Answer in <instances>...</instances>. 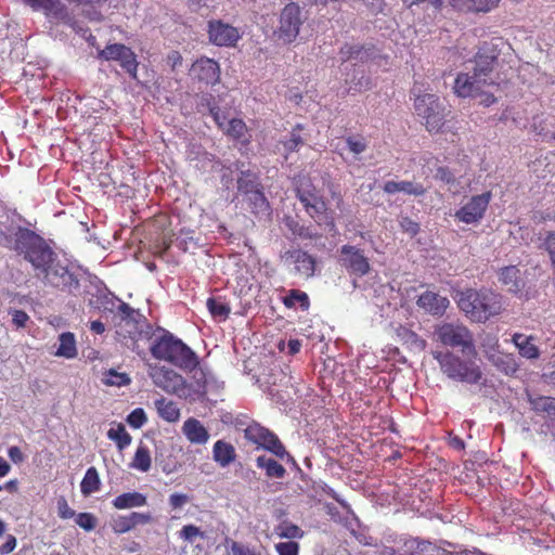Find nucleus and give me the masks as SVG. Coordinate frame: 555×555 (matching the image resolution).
<instances>
[{
  "instance_id": "56",
  "label": "nucleus",
  "mask_w": 555,
  "mask_h": 555,
  "mask_svg": "<svg viewBox=\"0 0 555 555\" xmlns=\"http://www.w3.org/2000/svg\"><path fill=\"white\" fill-rule=\"evenodd\" d=\"M474 0H450V5L460 12H473Z\"/></svg>"
},
{
  "instance_id": "15",
  "label": "nucleus",
  "mask_w": 555,
  "mask_h": 555,
  "mask_svg": "<svg viewBox=\"0 0 555 555\" xmlns=\"http://www.w3.org/2000/svg\"><path fill=\"white\" fill-rule=\"evenodd\" d=\"M99 56L106 61H118L132 78H137L138 62L134 52L122 43L108 44Z\"/></svg>"
},
{
  "instance_id": "2",
  "label": "nucleus",
  "mask_w": 555,
  "mask_h": 555,
  "mask_svg": "<svg viewBox=\"0 0 555 555\" xmlns=\"http://www.w3.org/2000/svg\"><path fill=\"white\" fill-rule=\"evenodd\" d=\"M13 249L28 261L37 276L57 257L48 242L35 231L18 227L14 233Z\"/></svg>"
},
{
  "instance_id": "31",
  "label": "nucleus",
  "mask_w": 555,
  "mask_h": 555,
  "mask_svg": "<svg viewBox=\"0 0 555 555\" xmlns=\"http://www.w3.org/2000/svg\"><path fill=\"white\" fill-rule=\"evenodd\" d=\"M223 388L224 383L216 379L214 376L210 375V396L212 395V392L219 396ZM211 405L212 399L210 398V406ZM210 415L218 417L223 424H230L232 423L233 420L231 412L227 411L223 408L216 409L215 411H212V409L210 408Z\"/></svg>"
},
{
  "instance_id": "47",
  "label": "nucleus",
  "mask_w": 555,
  "mask_h": 555,
  "mask_svg": "<svg viewBox=\"0 0 555 555\" xmlns=\"http://www.w3.org/2000/svg\"><path fill=\"white\" fill-rule=\"evenodd\" d=\"M146 421L147 418L145 412L141 408H137L131 411L127 417L128 424L135 429L141 428L146 423Z\"/></svg>"
},
{
  "instance_id": "19",
  "label": "nucleus",
  "mask_w": 555,
  "mask_h": 555,
  "mask_svg": "<svg viewBox=\"0 0 555 555\" xmlns=\"http://www.w3.org/2000/svg\"><path fill=\"white\" fill-rule=\"evenodd\" d=\"M23 2L33 11L42 12L48 18L56 21H66L68 18L67 7L62 0H23Z\"/></svg>"
},
{
  "instance_id": "55",
  "label": "nucleus",
  "mask_w": 555,
  "mask_h": 555,
  "mask_svg": "<svg viewBox=\"0 0 555 555\" xmlns=\"http://www.w3.org/2000/svg\"><path fill=\"white\" fill-rule=\"evenodd\" d=\"M188 502H190V498L183 493H173L169 496V504L172 509H180Z\"/></svg>"
},
{
  "instance_id": "43",
  "label": "nucleus",
  "mask_w": 555,
  "mask_h": 555,
  "mask_svg": "<svg viewBox=\"0 0 555 555\" xmlns=\"http://www.w3.org/2000/svg\"><path fill=\"white\" fill-rule=\"evenodd\" d=\"M480 347L486 358L489 360L491 354H495L500 351L499 338L493 334H485L481 337Z\"/></svg>"
},
{
  "instance_id": "34",
  "label": "nucleus",
  "mask_w": 555,
  "mask_h": 555,
  "mask_svg": "<svg viewBox=\"0 0 555 555\" xmlns=\"http://www.w3.org/2000/svg\"><path fill=\"white\" fill-rule=\"evenodd\" d=\"M101 481L95 467H89L81 480L80 491L83 495H90L100 490Z\"/></svg>"
},
{
  "instance_id": "44",
  "label": "nucleus",
  "mask_w": 555,
  "mask_h": 555,
  "mask_svg": "<svg viewBox=\"0 0 555 555\" xmlns=\"http://www.w3.org/2000/svg\"><path fill=\"white\" fill-rule=\"evenodd\" d=\"M245 192L248 194V199L254 205V208L257 212H266L268 210V202L264 195L258 190H248L245 189Z\"/></svg>"
},
{
  "instance_id": "24",
  "label": "nucleus",
  "mask_w": 555,
  "mask_h": 555,
  "mask_svg": "<svg viewBox=\"0 0 555 555\" xmlns=\"http://www.w3.org/2000/svg\"><path fill=\"white\" fill-rule=\"evenodd\" d=\"M533 336H526L520 333H515L512 337V341L518 349L519 354L528 360H535L540 356L539 348L533 344Z\"/></svg>"
},
{
  "instance_id": "32",
  "label": "nucleus",
  "mask_w": 555,
  "mask_h": 555,
  "mask_svg": "<svg viewBox=\"0 0 555 555\" xmlns=\"http://www.w3.org/2000/svg\"><path fill=\"white\" fill-rule=\"evenodd\" d=\"M214 459L221 466H227L235 459L234 447L222 440H218L214 446Z\"/></svg>"
},
{
  "instance_id": "60",
  "label": "nucleus",
  "mask_w": 555,
  "mask_h": 555,
  "mask_svg": "<svg viewBox=\"0 0 555 555\" xmlns=\"http://www.w3.org/2000/svg\"><path fill=\"white\" fill-rule=\"evenodd\" d=\"M8 455L10 460L15 464L22 463L25 459L22 450L16 446H12L9 448Z\"/></svg>"
},
{
  "instance_id": "13",
  "label": "nucleus",
  "mask_w": 555,
  "mask_h": 555,
  "mask_svg": "<svg viewBox=\"0 0 555 555\" xmlns=\"http://www.w3.org/2000/svg\"><path fill=\"white\" fill-rule=\"evenodd\" d=\"M302 22L304 17L299 5L295 3L287 4L280 15L279 38L286 43L293 42L299 34Z\"/></svg>"
},
{
  "instance_id": "29",
  "label": "nucleus",
  "mask_w": 555,
  "mask_h": 555,
  "mask_svg": "<svg viewBox=\"0 0 555 555\" xmlns=\"http://www.w3.org/2000/svg\"><path fill=\"white\" fill-rule=\"evenodd\" d=\"M155 408L159 417L168 423H176L180 418V409L177 403L167 400L166 398H160L155 401Z\"/></svg>"
},
{
  "instance_id": "59",
  "label": "nucleus",
  "mask_w": 555,
  "mask_h": 555,
  "mask_svg": "<svg viewBox=\"0 0 555 555\" xmlns=\"http://www.w3.org/2000/svg\"><path fill=\"white\" fill-rule=\"evenodd\" d=\"M400 225L405 232H408L412 235H414L418 232V224L416 222L412 221L408 217H404L401 219Z\"/></svg>"
},
{
  "instance_id": "21",
  "label": "nucleus",
  "mask_w": 555,
  "mask_h": 555,
  "mask_svg": "<svg viewBox=\"0 0 555 555\" xmlns=\"http://www.w3.org/2000/svg\"><path fill=\"white\" fill-rule=\"evenodd\" d=\"M152 520L150 513L132 512L130 515L114 518L111 527L116 534H122L134 529L138 525L150 524Z\"/></svg>"
},
{
  "instance_id": "63",
  "label": "nucleus",
  "mask_w": 555,
  "mask_h": 555,
  "mask_svg": "<svg viewBox=\"0 0 555 555\" xmlns=\"http://www.w3.org/2000/svg\"><path fill=\"white\" fill-rule=\"evenodd\" d=\"M2 489L9 491L10 493H15L18 490V481L17 479H11L4 483Z\"/></svg>"
},
{
  "instance_id": "4",
  "label": "nucleus",
  "mask_w": 555,
  "mask_h": 555,
  "mask_svg": "<svg viewBox=\"0 0 555 555\" xmlns=\"http://www.w3.org/2000/svg\"><path fill=\"white\" fill-rule=\"evenodd\" d=\"M150 349L156 359L166 360L181 369L193 371L198 365L195 353L171 334L155 339Z\"/></svg>"
},
{
  "instance_id": "6",
  "label": "nucleus",
  "mask_w": 555,
  "mask_h": 555,
  "mask_svg": "<svg viewBox=\"0 0 555 555\" xmlns=\"http://www.w3.org/2000/svg\"><path fill=\"white\" fill-rule=\"evenodd\" d=\"M433 357L439 363L440 370L449 378L477 384L481 379V372L473 362L462 360L451 351H433Z\"/></svg>"
},
{
  "instance_id": "45",
  "label": "nucleus",
  "mask_w": 555,
  "mask_h": 555,
  "mask_svg": "<svg viewBox=\"0 0 555 555\" xmlns=\"http://www.w3.org/2000/svg\"><path fill=\"white\" fill-rule=\"evenodd\" d=\"M300 127L297 126L296 129H294L291 132V137L288 140L281 142L283 145V150L285 153H291L299 149V146L304 145V139L301 138L300 133Z\"/></svg>"
},
{
  "instance_id": "27",
  "label": "nucleus",
  "mask_w": 555,
  "mask_h": 555,
  "mask_svg": "<svg viewBox=\"0 0 555 555\" xmlns=\"http://www.w3.org/2000/svg\"><path fill=\"white\" fill-rule=\"evenodd\" d=\"M147 499L140 492H126L117 495L112 504L116 509H127L146 505Z\"/></svg>"
},
{
  "instance_id": "49",
  "label": "nucleus",
  "mask_w": 555,
  "mask_h": 555,
  "mask_svg": "<svg viewBox=\"0 0 555 555\" xmlns=\"http://www.w3.org/2000/svg\"><path fill=\"white\" fill-rule=\"evenodd\" d=\"M230 312V308L228 305L223 302H218L217 300L210 298V315L215 318L225 319Z\"/></svg>"
},
{
  "instance_id": "51",
  "label": "nucleus",
  "mask_w": 555,
  "mask_h": 555,
  "mask_svg": "<svg viewBox=\"0 0 555 555\" xmlns=\"http://www.w3.org/2000/svg\"><path fill=\"white\" fill-rule=\"evenodd\" d=\"M57 515L62 519H69L75 516V511L69 507L67 500L64 496L57 499Z\"/></svg>"
},
{
  "instance_id": "1",
  "label": "nucleus",
  "mask_w": 555,
  "mask_h": 555,
  "mask_svg": "<svg viewBox=\"0 0 555 555\" xmlns=\"http://www.w3.org/2000/svg\"><path fill=\"white\" fill-rule=\"evenodd\" d=\"M495 60L493 51L482 48L475 60L466 65V72L459 74L455 78L453 87L455 94L462 98H480L479 102L485 106L494 103V94L489 88L494 87L491 73Z\"/></svg>"
},
{
  "instance_id": "28",
  "label": "nucleus",
  "mask_w": 555,
  "mask_h": 555,
  "mask_svg": "<svg viewBox=\"0 0 555 555\" xmlns=\"http://www.w3.org/2000/svg\"><path fill=\"white\" fill-rule=\"evenodd\" d=\"M500 281L512 293H518L524 286V282L520 278V271L515 266L503 268L500 272Z\"/></svg>"
},
{
  "instance_id": "48",
  "label": "nucleus",
  "mask_w": 555,
  "mask_h": 555,
  "mask_svg": "<svg viewBox=\"0 0 555 555\" xmlns=\"http://www.w3.org/2000/svg\"><path fill=\"white\" fill-rule=\"evenodd\" d=\"M346 143H347L349 150L354 155H359V154L363 153L367 147L366 141L363 138L348 137L346 140Z\"/></svg>"
},
{
  "instance_id": "30",
  "label": "nucleus",
  "mask_w": 555,
  "mask_h": 555,
  "mask_svg": "<svg viewBox=\"0 0 555 555\" xmlns=\"http://www.w3.org/2000/svg\"><path fill=\"white\" fill-rule=\"evenodd\" d=\"M60 346L55 356L65 359H74L77 357V347L75 335L70 332L62 333L59 337Z\"/></svg>"
},
{
  "instance_id": "17",
  "label": "nucleus",
  "mask_w": 555,
  "mask_h": 555,
  "mask_svg": "<svg viewBox=\"0 0 555 555\" xmlns=\"http://www.w3.org/2000/svg\"><path fill=\"white\" fill-rule=\"evenodd\" d=\"M340 262L351 273L363 276L371 270L369 258L357 246L344 245L340 248Z\"/></svg>"
},
{
  "instance_id": "3",
  "label": "nucleus",
  "mask_w": 555,
  "mask_h": 555,
  "mask_svg": "<svg viewBox=\"0 0 555 555\" xmlns=\"http://www.w3.org/2000/svg\"><path fill=\"white\" fill-rule=\"evenodd\" d=\"M459 307L474 322L485 323L504 310L503 297L488 288H469L459 296Z\"/></svg>"
},
{
  "instance_id": "52",
  "label": "nucleus",
  "mask_w": 555,
  "mask_h": 555,
  "mask_svg": "<svg viewBox=\"0 0 555 555\" xmlns=\"http://www.w3.org/2000/svg\"><path fill=\"white\" fill-rule=\"evenodd\" d=\"M501 0H474V9L473 12H490L493 10Z\"/></svg>"
},
{
  "instance_id": "37",
  "label": "nucleus",
  "mask_w": 555,
  "mask_h": 555,
  "mask_svg": "<svg viewBox=\"0 0 555 555\" xmlns=\"http://www.w3.org/2000/svg\"><path fill=\"white\" fill-rule=\"evenodd\" d=\"M283 304L287 308L300 307L302 310L309 308V297L305 292L299 289H291L283 298Z\"/></svg>"
},
{
  "instance_id": "9",
  "label": "nucleus",
  "mask_w": 555,
  "mask_h": 555,
  "mask_svg": "<svg viewBox=\"0 0 555 555\" xmlns=\"http://www.w3.org/2000/svg\"><path fill=\"white\" fill-rule=\"evenodd\" d=\"M39 278L44 285L70 295H75L80 287L78 276L57 257L40 273Z\"/></svg>"
},
{
  "instance_id": "18",
  "label": "nucleus",
  "mask_w": 555,
  "mask_h": 555,
  "mask_svg": "<svg viewBox=\"0 0 555 555\" xmlns=\"http://www.w3.org/2000/svg\"><path fill=\"white\" fill-rule=\"evenodd\" d=\"M282 258L284 263L292 268L298 276L309 279L314 274L315 259L308 253L300 249L288 250Z\"/></svg>"
},
{
  "instance_id": "20",
  "label": "nucleus",
  "mask_w": 555,
  "mask_h": 555,
  "mask_svg": "<svg viewBox=\"0 0 555 555\" xmlns=\"http://www.w3.org/2000/svg\"><path fill=\"white\" fill-rule=\"evenodd\" d=\"M240 38L237 28L222 22H210V42L220 47H232Z\"/></svg>"
},
{
  "instance_id": "39",
  "label": "nucleus",
  "mask_w": 555,
  "mask_h": 555,
  "mask_svg": "<svg viewBox=\"0 0 555 555\" xmlns=\"http://www.w3.org/2000/svg\"><path fill=\"white\" fill-rule=\"evenodd\" d=\"M339 54L343 63L351 60L364 61L369 57V50L356 44H345Z\"/></svg>"
},
{
  "instance_id": "5",
  "label": "nucleus",
  "mask_w": 555,
  "mask_h": 555,
  "mask_svg": "<svg viewBox=\"0 0 555 555\" xmlns=\"http://www.w3.org/2000/svg\"><path fill=\"white\" fill-rule=\"evenodd\" d=\"M434 337L446 347L459 349L463 356H475L473 333L461 322H442L435 327Z\"/></svg>"
},
{
  "instance_id": "23",
  "label": "nucleus",
  "mask_w": 555,
  "mask_h": 555,
  "mask_svg": "<svg viewBox=\"0 0 555 555\" xmlns=\"http://www.w3.org/2000/svg\"><path fill=\"white\" fill-rule=\"evenodd\" d=\"M182 434L193 444H204L208 440V429L195 417L183 423Z\"/></svg>"
},
{
  "instance_id": "16",
  "label": "nucleus",
  "mask_w": 555,
  "mask_h": 555,
  "mask_svg": "<svg viewBox=\"0 0 555 555\" xmlns=\"http://www.w3.org/2000/svg\"><path fill=\"white\" fill-rule=\"evenodd\" d=\"M490 199V192L475 195L463 207L456 210L454 217L460 222H464L466 224L477 223L482 219Z\"/></svg>"
},
{
  "instance_id": "57",
  "label": "nucleus",
  "mask_w": 555,
  "mask_h": 555,
  "mask_svg": "<svg viewBox=\"0 0 555 555\" xmlns=\"http://www.w3.org/2000/svg\"><path fill=\"white\" fill-rule=\"evenodd\" d=\"M29 320L28 314L23 310H14L12 314V322L16 327H25Z\"/></svg>"
},
{
  "instance_id": "33",
  "label": "nucleus",
  "mask_w": 555,
  "mask_h": 555,
  "mask_svg": "<svg viewBox=\"0 0 555 555\" xmlns=\"http://www.w3.org/2000/svg\"><path fill=\"white\" fill-rule=\"evenodd\" d=\"M258 468L264 469L266 475L270 478H283L286 469L272 457L260 455L256 459Z\"/></svg>"
},
{
  "instance_id": "64",
  "label": "nucleus",
  "mask_w": 555,
  "mask_h": 555,
  "mask_svg": "<svg viewBox=\"0 0 555 555\" xmlns=\"http://www.w3.org/2000/svg\"><path fill=\"white\" fill-rule=\"evenodd\" d=\"M10 470V464L2 456H0V479L5 477Z\"/></svg>"
},
{
  "instance_id": "25",
  "label": "nucleus",
  "mask_w": 555,
  "mask_h": 555,
  "mask_svg": "<svg viewBox=\"0 0 555 555\" xmlns=\"http://www.w3.org/2000/svg\"><path fill=\"white\" fill-rule=\"evenodd\" d=\"M384 191L388 194L402 192L404 194L421 196L425 194L426 189L421 183L412 181H387Z\"/></svg>"
},
{
  "instance_id": "7",
  "label": "nucleus",
  "mask_w": 555,
  "mask_h": 555,
  "mask_svg": "<svg viewBox=\"0 0 555 555\" xmlns=\"http://www.w3.org/2000/svg\"><path fill=\"white\" fill-rule=\"evenodd\" d=\"M412 94L415 96V113L425 120L427 130L430 132L439 131L449 113L443 102L433 93L421 94V90L416 87L413 88Z\"/></svg>"
},
{
  "instance_id": "14",
  "label": "nucleus",
  "mask_w": 555,
  "mask_h": 555,
  "mask_svg": "<svg viewBox=\"0 0 555 555\" xmlns=\"http://www.w3.org/2000/svg\"><path fill=\"white\" fill-rule=\"evenodd\" d=\"M210 114L212 115L217 126L227 135L244 145L249 142L250 135L248 134L247 127L242 119L231 117L230 114H222L219 106L210 107Z\"/></svg>"
},
{
  "instance_id": "38",
  "label": "nucleus",
  "mask_w": 555,
  "mask_h": 555,
  "mask_svg": "<svg viewBox=\"0 0 555 555\" xmlns=\"http://www.w3.org/2000/svg\"><path fill=\"white\" fill-rule=\"evenodd\" d=\"M108 439L113 440L119 450H124L131 443V436L126 430L122 424H118L116 427H112L107 431Z\"/></svg>"
},
{
  "instance_id": "54",
  "label": "nucleus",
  "mask_w": 555,
  "mask_h": 555,
  "mask_svg": "<svg viewBox=\"0 0 555 555\" xmlns=\"http://www.w3.org/2000/svg\"><path fill=\"white\" fill-rule=\"evenodd\" d=\"M198 535L203 537L204 534L194 525H186L180 531V537L189 542H194Z\"/></svg>"
},
{
  "instance_id": "62",
  "label": "nucleus",
  "mask_w": 555,
  "mask_h": 555,
  "mask_svg": "<svg viewBox=\"0 0 555 555\" xmlns=\"http://www.w3.org/2000/svg\"><path fill=\"white\" fill-rule=\"evenodd\" d=\"M12 236L3 231L2 229L0 230V246H4V247H9L11 244H12Z\"/></svg>"
},
{
  "instance_id": "53",
  "label": "nucleus",
  "mask_w": 555,
  "mask_h": 555,
  "mask_svg": "<svg viewBox=\"0 0 555 555\" xmlns=\"http://www.w3.org/2000/svg\"><path fill=\"white\" fill-rule=\"evenodd\" d=\"M434 178L447 184H453L455 182L452 172L448 168L441 166H438L436 168L434 172Z\"/></svg>"
},
{
  "instance_id": "11",
  "label": "nucleus",
  "mask_w": 555,
  "mask_h": 555,
  "mask_svg": "<svg viewBox=\"0 0 555 555\" xmlns=\"http://www.w3.org/2000/svg\"><path fill=\"white\" fill-rule=\"evenodd\" d=\"M297 195L305 206L307 212L320 225H324L326 230L334 229L333 218L330 217L325 202L315 193V191L304 190L302 185L298 188Z\"/></svg>"
},
{
  "instance_id": "26",
  "label": "nucleus",
  "mask_w": 555,
  "mask_h": 555,
  "mask_svg": "<svg viewBox=\"0 0 555 555\" xmlns=\"http://www.w3.org/2000/svg\"><path fill=\"white\" fill-rule=\"evenodd\" d=\"M489 361L505 375H514L519 369L515 356L513 353L502 352L501 350L495 354H491Z\"/></svg>"
},
{
  "instance_id": "41",
  "label": "nucleus",
  "mask_w": 555,
  "mask_h": 555,
  "mask_svg": "<svg viewBox=\"0 0 555 555\" xmlns=\"http://www.w3.org/2000/svg\"><path fill=\"white\" fill-rule=\"evenodd\" d=\"M531 408L537 412H546L550 416H555V400L550 397L530 398Z\"/></svg>"
},
{
  "instance_id": "58",
  "label": "nucleus",
  "mask_w": 555,
  "mask_h": 555,
  "mask_svg": "<svg viewBox=\"0 0 555 555\" xmlns=\"http://www.w3.org/2000/svg\"><path fill=\"white\" fill-rule=\"evenodd\" d=\"M16 547V538L12 534L7 537L5 543L0 545V555H7L14 551Z\"/></svg>"
},
{
  "instance_id": "22",
  "label": "nucleus",
  "mask_w": 555,
  "mask_h": 555,
  "mask_svg": "<svg viewBox=\"0 0 555 555\" xmlns=\"http://www.w3.org/2000/svg\"><path fill=\"white\" fill-rule=\"evenodd\" d=\"M417 305L433 315H441L449 306V300L436 293L425 292L418 297Z\"/></svg>"
},
{
  "instance_id": "42",
  "label": "nucleus",
  "mask_w": 555,
  "mask_h": 555,
  "mask_svg": "<svg viewBox=\"0 0 555 555\" xmlns=\"http://www.w3.org/2000/svg\"><path fill=\"white\" fill-rule=\"evenodd\" d=\"M539 247L546 250V253L550 256L552 267L555 270V232L547 231L543 234L541 233L539 236Z\"/></svg>"
},
{
  "instance_id": "50",
  "label": "nucleus",
  "mask_w": 555,
  "mask_h": 555,
  "mask_svg": "<svg viewBox=\"0 0 555 555\" xmlns=\"http://www.w3.org/2000/svg\"><path fill=\"white\" fill-rule=\"evenodd\" d=\"M275 550L279 555H298V543L294 541L281 542L275 544Z\"/></svg>"
},
{
  "instance_id": "61",
  "label": "nucleus",
  "mask_w": 555,
  "mask_h": 555,
  "mask_svg": "<svg viewBox=\"0 0 555 555\" xmlns=\"http://www.w3.org/2000/svg\"><path fill=\"white\" fill-rule=\"evenodd\" d=\"M231 552H232V555H258L250 548H248L242 544H238L236 542L232 543Z\"/></svg>"
},
{
  "instance_id": "10",
  "label": "nucleus",
  "mask_w": 555,
  "mask_h": 555,
  "mask_svg": "<svg viewBox=\"0 0 555 555\" xmlns=\"http://www.w3.org/2000/svg\"><path fill=\"white\" fill-rule=\"evenodd\" d=\"M244 437L256 444L257 448H262L270 451L275 456L284 459L288 455L284 446L279 438L269 429L262 427L258 423H251L244 429Z\"/></svg>"
},
{
  "instance_id": "46",
  "label": "nucleus",
  "mask_w": 555,
  "mask_h": 555,
  "mask_svg": "<svg viewBox=\"0 0 555 555\" xmlns=\"http://www.w3.org/2000/svg\"><path fill=\"white\" fill-rule=\"evenodd\" d=\"M75 521L80 528L85 529L86 531H91L96 526V517L93 514L87 512L79 513L76 516Z\"/></svg>"
},
{
  "instance_id": "35",
  "label": "nucleus",
  "mask_w": 555,
  "mask_h": 555,
  "mask_svg": "<svg viewBox=\"0 0 555 555\" xmlns=\"http://www.w3.org/2000/svg\"><path fill=\"white\" fill-rule=\"evenodd\" d=\"M102 383L105 386L122 387L131 383L130 376L125 372H119L115 369L106 370L102 373Z\"/></svg>"
},
{
  "instance_id": "36",
  "label": "nucleus",
  "mask_w": 555,
  "mask_h": 555,
  "mask_svg": "<svg viewBox=\"0 0 555 555\" xmlns=\"http://www.w3.org/2000/svg\"><path fill=\"white\" fill-rule=\"evenodd\" d=\"M152 460L149 449L145 446H139L134 453L132 462L130 463V467L142 473H146L150 470Z\"/></svg>"
},
{
  "instance_id": "12",
  "label": "nucleus",
  "mask_w": 555,
  "mask_h": 555,
  "mask_svg": "<svg viewBox=\"0 0 555 555\" xmlns=\"http://www.w3.org/2000/svg\"><path fill=\"white\" fill-rule=\"evenodd\" d=\"M153 383L166 392L179 397H188V386L184 378L171 369L165 366L154 367L151 372Z\"/></svg>"
},
{
  "instance_id": "40",
  "label": "nucleus",
  "mask_w": 555,
  "mask_h": 555,
  "mask_svg": "<svg viewBox=\"0 0 555 555\" xmlns=\"http://www.w3.org/2000/svg\"><path fill=\"white\" fill-rule=\"evenodd\" d=\"M275 532L279 537L285 539H300L304 535V531L297 526L289 521H282L275 528Z\"/></svg>"
},
{
  "instance_id": "8",
  "label": "nucleus",
  "mask_w": 555,
  "mask_h": 555,
  "mask_svg": "<svg viewBox=\"0 0 555 555\" xmlns=\"http://www.w3.org/2000/svg\"><path fill=\"white\" fill-rule=\"evenodd\" d=\"M99 304L104 311H116L115 318L119 319V321L115 323L116 326L121 327L122 323H125L126 326H129V330H127L126 333H122L121 330L117 331L119 336L135 339L137 334L141 333V314L128 304L115 298L112 294H102L99 296Z\"/></svg>"
}]
</instances>
